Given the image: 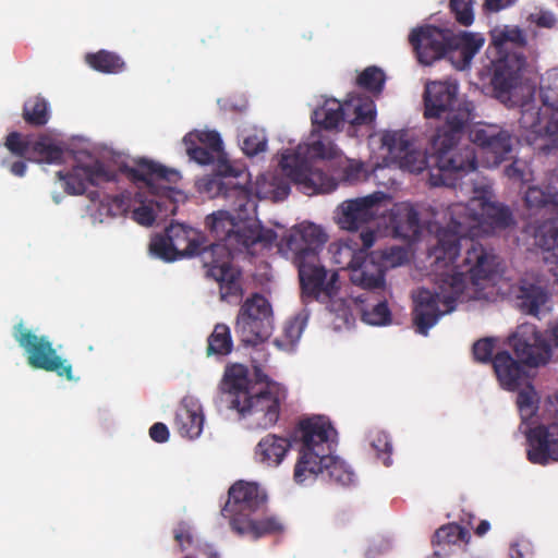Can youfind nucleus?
Segmentation results:
<instances>
[{
    "mask_svg": "<svg viewBox=\"0 0 558 558\" xmlns=\"http://www.w3.org/2000/svg\"><path fill=\"white\" fill-rule=\"evenodd\" d=\"M459 86L452 81L427 83L424 92V117L440 118L446 114L444 125L437 128L430 138V153L416 149L404 131H391L383 135V145L397 160L402 171L410 174L440 172L464 173L477 169L475 149L466 145L458 148L462 135L472 121L473 105L458 98Z\"/></svg>",
    "mask_w": 558,
    "mask_h": 558,
    "instance_id": "1",
    "label": "nucleus"
},
{
    "mask_svg": "<svg viewBox=\"0 0 558 558\" xmlns=\"http://www.w3.org/2000/svg\"><path fill=\"white\" fill-rule=\"evenodd\" d=\"M473 238H460V242L464 241L465 245L462 264L437 275L435 291L420 288L414 293L412 319L418 333L427 336L441 316L452 312L469 283L478 288L499 274V257Z\"/></svg>",
    "mask_w": 558,
    "mask_h": 558,
    "instance_id": "2",
    "label": "nucleus"
},
{
    "mask_svg": "<svg viewBox=\"0 0 558 558\" xmlns=\"http://www.w3.org/2000/svg\"><path fill=\"white\" fill-rule=\"evenodd\" d=\"M474 194L472 204L478 203L480 214L462 204H456L449 208L450 222L447 228L438 231L437 244L429 253L435 257L437 268L452 264L459 255L460 238L477 235L483 223L505 229L513 222L509 207L493 202L490 186L474 187Z\"/></svg>",
    "mask_w": 558,
    "mask_h": 558,
    "instance_id": "3",
    "label": "nucleus"
},
{
    "mask_svg": "<svg viewBox=\"0 0 558 558\" xmlns=\"http://www.w3.org/2000/svg\"><path fill=\"white\" fill-rule=\"evenodd\" d=\"M337 432L330 421L323 415L301 418L293 433V439L301 441L300 456L294 468V481L303 483L310 475L326 476L342 486L353 483L354 473L345 462L331 456L332 436Z\"/></svg>",
    "mask_w": 558,
    "mask_h": 558,
    "instance_id": "4",
    "label": "nucleus"
},
{
    "mask_svg": "<svg viewBox=\"0 0 558 558\" xmlns=\"http://www.w3.org/2000/svg\"><path fill=\"white\" fill-rule=\"evenodd\" d=\"M133 190L114 195L109 203L112 216H124L131 213L134 221L142 226H151L156 218L173 216L177 203L183 196L175 187L166 185L169 177H130Z\"/></svg>",
    "mask_w": 558,
    "mask_h": 558,
    "instance_id": "5",
    "label": "nucleus"
},
{
    "mask_svg": "<svg viewBox=\"0 0 558 558\" xmlns=\"http://www.w3.org/2000/svg\"><path fill=\"white\" fill-rule=\"evenodd\" d=\"M168 234L179 258L198 256L206 275L219 283L222 301L242 295L241 271L230 266V254L221 244H207V239L196 229L182 223H171Z\"/></svg>",
    "mask_w": 558,
    "mask_h": 558,
    "instance_id": "6",
    "label": "nucleus"
},
{
    "mask_svg": "<svg viewBox=\"0 0 558 558\" xmlns=\"http://www.w3.org/2000/svg\"><path fill=\"white\" fill-rule=\"evenodd\" d=\"M256 376L259 381L266 383L264 387L251 384L244 366L232 365L225 372L223 386L231 397L230 407L242 416H255L257 425L266 429L278 422L286 390L280 385L266 380V375L262 376L257 372Z\"/></svg>",
    "mask_w": 558,
    "mask_h": 558,
    "instance_id": "7",
    "label": "nucleus"
},
{
    "mask_svg": "<svg viewBox=\"0 0 558 558\" xmlns=\"http://www.w3.org/2000/svg\"><path fill=\"white\" fill-rule=\"evenodd\" d=\"M330 162L342 169V174H360L363 163L343 155L335 141L322 130L313 128L306 141L294 149L280 154L279 167L284 174H325L322 170L312 171L313 165Z\"/></svg>",
    "mask_w": 558,
    "mask_h": 558,
    "instance_id": "8",
    "label": "nucleus"
},
{
    "mask_svg": "<svg viewBox=\"0 0 558 558\" xmlns=\"http://www.w3.org/2000/svg\"><path fill=\"white\" fill-rule=\"evenodd\" d=\"M362 248L351 253L348 266L350 268V279L353 284L365 290L362 296L368 300L374 295V291L385 292V272L387 264L391 266L399 265L405 258L404 250L391 247L387 251H374L368 253L376 239V232L368 229L360 233Z\"/></svg>",
    "mask_w": 558,
    "mask_h": 558,
    "instance_id": "9",
    "label": "nucleus"
},
{
    "mask_svg": "<svg viewBox=\"0 0 558 558\" xmlns=\"http://www.w3.org/2000/svg\"><path fill=\"white\" fill-rule=\"evenodd\" d=\"M252 178L245 177V182L241 183L250 192L247 206H255L254 198L283 201L289 196L292 185L301 193L313 196L329 194L340 184L336 177H255L254 182Z\"/></svg>",
    "mask_w": 558,
    "mask_h": 558,
    "instance_id": "10",
    "label": "nucleus"
},
{
    "mask_svg": "<svg viewBox=\"0 0 558 558\" xmlns=\"http://www.w3.org/2000/svg\"><path fill=\"white\" fill-rule=\"evenodd\" d=\"M13 337L19 345L24 349L31 367L56 373L59 377H64L69 381L77 379L73 375L72 364L58 355L48 337L35 335L22 322L14 326Z\"/></svg>",
    "mask_w": 558,
    "mask_h": 558,
    "instance_id": "11",
    "label": "nucleus"
},
{
    "mask_svg": "<svg viewBox=\"0 0 558 558\" xmlns=\"http://www.w3.org/2000/svg\"><path fill=\"white\" fill-rule=\"evenodd\" d=\"M272 323L269 301L264 295L254 293L241 305L234 330L245 347H255L270 337Z\"/></svg>",
    "mask_w": 558,
    "mask_h": 558,
    "instance_id": "12",
    "label": "nucleus"
},
{
    "mask_svg": "<svg viewBox=\"0 0 558 558\" xmlns=\"http://www.w3.org/2000/svg\"><path fill=\"white\" fill-rule=\"evenodd\" d=\"M185 153L191 161L211 167V174H242L229 160L217 131H192L184 135Z\"/></svg>",
    "mask_w": 558,
    "mask_h": 558,
    "instance_id": "13",
    "label": "nucleus"
},
{
    "mask_svg": "<svg viewBox=\"0 0 558 558\" xmlns=\"http://www.w3.org/2000/svg\"><path fill=\"white\" fill-rule=\"evenodd\" d=\"M525 66L526 58L523 52L507 53L493 62L492 95L508 108L519 104L520 96L524 94L522 78Z\"/></svg>",
    "mask_w": 558,
    "mask_h": 558,
    "instance_id": "14",
    "label": "nucleus"
},
{
    "mask_svg": "<svg viewBox=\"0 0 558 558\" xmlns=\"http://www.w3.org/2000/svg\"><path fill=\"white\" fill-rule=\"evenodd\" d=\"M266 493L256 484L238 481L228 490V499L221 508V515L229 521L232 532L241 526L256 512L264 509Z\"/></svg>",
    "mask_w": 558,
    "mask_h": 558,
    "instance_id": "15",
    "label": "nucleus"
},
{
    "mask_svg": "<svg viewBox=\"0 0 558 558\" xmlns=\"http://www.w3.org/2000/svg\"><path fill=\"white\" fill-rule=\"evenodd\" d=\"M326 242L327 234L320 227L312 222H304L293 227L281 239L279 251L289 255L294 265L317 262Z\"/></svg>",
    "mask_w": 558,
    "mask_h": 558,
    "instance_id": "16",
    "label": "nucleus"
},
{
    "mask_svg": "<svg viewBox=\"0 0 558 558\" xmlns=\"http://www.w3.org/2000/svg\"><path fill=\"white\" fill-rule=\"evenodd\" d=\"M548 412L558 421V391L549 398ZM526 442V457L531 463L547 465L558 461V422L530 428Z\"/></svg>",
    "mask_w": 558,
    "mask_h": 558,
    "instance_id": "17",
    "label": "nucleus"
},
{
    "mask_svg": "<svg viewBox=\"0 0 558 558\" xmlns=\"http://www.w3.org/2000/svg\"><path fill=\"white\" fill-rule=\"evenodd\" d=\"M299 272L302 299L305 303L312 301L326 302L332 299L339 290V276L328 271L319 262H307L295 265Z\"/></svg>",
    "mask_w": 558,
    "mask_h": 558,
    "instance_id": "18",
    "label": "nucleus"
},
{
    "mask_svg": "<svg viewBox=\"0 0 558 558\" xmlns=\"http://www.w3.org/2000/svg\"><path fill=\"white\" fill-rule=\"evenodd\" d=\"M469 136L471 142L482 149L483 167L494 169L509 159L512 144L508 131L495 126H476L470 130Z\"/></svg>",
    "mask_w": 558,
    "mask_h": 558,
    "instance_id": "19",
    "label": "nucleus"
},
{
    "mask_svg": "<svg viewBox=\"0 0 558 558\" xmlns=\"http://www.w3.org/2000/svg\"><path fill=\"white\" fill-rule=\"evenodd\" d=\"M388 198L389 196L384 192H374L363 197L344 201L340 205L341 215L338 218V225L343 230L362 229L363 232L364 227L380 215V203ZM368 229L366 228L365 231Z\"/></svg>",
    "mask_w": 558,
    "mask_h": 558,
    "instance_id": "20",
    "label": "nucleus"
},
{
    "mask_svg": "<svg viewBox=\"0 0 558 558\" xmlns=\"http://www.w3.org/2000/svg\"><path fill=\"white\" fill-rule=\"evenodd\" d=\"M409 41L420 63L430 65L440 60L450 50V31L433 25L412 29Z\"/></svg>",
    "mask_w": 558,
    "mask_h": 558,
    "instance_id": "21",
    "label": "nucleus"
},
{
    "mask_svg": "<svg viewBox=\"0 0 558 558\" xmlns=\"http://www.w3.org/2000/svg\"><path fill=\"white\" fill-rule=\"evenodd\" d=\"M509 344L518 360L527 366L545 364L549 357V344L533 324L518 326L509 337Z\"/></svg>",
    "mask_w": 558,
    "mask_h": 558,
    "instance_id": "22",
    "label": "nucleus"
},
{
    "mask_svg": "<svg viewBox=\"0 0 558 558\" xmlns=\"http://www.w3.org/2000/svg\"><path fill=\"white\" fill-rule=\"evenodd\" d=\"M239 213V218L233 217L229 211L218 210L207 216L205 219L206 227L211 234L230 254V266L232 265V252H241V240L243 230L245 229L247 219H244Z\"/></svg>",
    "mask_w": 558,
    "mask_h": 558,
    "instance_id": "23",
    "label": "nucleus"
},
{
    "mask_svg": "<svg viewBox=\"0 0 558 558\" xmlns=\"http://www.w3.org/2000/svg\"><path fill=\"white\" fill-rule=\"evenodd\" d=\"M239 177H202L196 181L197 190L208 198L222 197L238 213L247 210V195L250 192L234 182Z\"/></svg>",
    "mask_w": 558,
    "mask_h": 558,
    "instance_id": "24",
    "label": "nucleus"
},
{
    "mask_svg": "<svg viewBox=\"0 0 558 558\" xmlns=\"http://www.w3.org/2000/svg\"><path fill=\"white\" fill-rule=\"evenodd\" d=\"M389 226L393 235L407 242H414L421 235V222L417 210L410 203L402 202L392 206Z\"/></svg>",
    "mask_w": 558,
    "mask_h": 558,
    "instance_id": "25",
    "label": "nucleus"
},
{
    "mask_svg": "<svg viewBox=\"0 0 558 558\" xmlns=\"http://www.w3.org/2000/svg\"><path fill=\"white\" fill-rule=\"evenodd\" d=\"M294 430L295 427L293 428L290 438L276 434H267L264 436L255 447V459L268 468H277L280 465L289 452L292 442L300 444V448L302 447L301 441H295L293 439Z\"/></svg>",
    "mask_w": 558,
    "mask_h": 558,
    "instance_id": "26",
    "label": "nucleus"
},
{
    "mask_svg": "<svg viewBox=\"0 0 558 558\" xmlns=\"http://www.w3.org/2000/svg\"><path fill=\"white\" fill-rule=\"evenodd\" d=\"M110 160L122 174H180L178 170L147 157L131 158L124 153L111 151Z\"/></svg>",
    "mask_w": 558,
    "mask_h": 558,
    "instance_id": "27",
    "label": "nucleus"
},
{
    "mask_svg": "<svg viewBox=\"0 0 558 558\" xmlns=\"http://www.w3.org/2000/svg\"><path fill=\"white\" fill-rule=\"evenodd\" d=\"M508 351H499L493 359V368L500 386L509 391H517L525 377V369Z\"/></svg>",
    "mask_w": 558,
    "mask_h": 558,
    "instance_id": "28",
    "label": "nucleus"
},
{
    "mask_svg": "<svg viewBox=\"0 0 558 558\" xmlns=\"http://www.w3.org/2000/svg\"><path fill=\"white\" fill-rule=\"evenodd\" d=\"M532 94H524L520 96V102L514 107H520V126L526 131V140L529 142H536L539 140L543 143L545 123H543V114L541 108L537 107L531 98Z\"/></svg>",
    "mask_w": 558,
    "mask_h": 558,
    "instance_id": "29",
    "label": "nucleus"
},
{
    "mask_svg": "<svg viewBox=\"0 0 558 558\" xmlns=\"http://www.w3.org/2000/svg\"><path fill=\"white\" fill-rule=\"evenodd\" d=\"M484 45V38L476 34L462 33L454 35L450 32V50L451 59H454L458 54L459 60L456 62V66L459 70H463L471 64L474 56L480 51Z\"/></svg>",
    "mask_w": 558,
    "mask_h": 558,
    "instance_id": "30",
    "label": "nucleus"
},
{
    "mask_svg": "<svg viewBox=\"0 0 558 558\" xmlns=\"http://www.w3.org/2000/svg\"><path fill=\"white\" fill-rule=\"evenodd\" d=\"M519 310L534 317H539L549 301L548 291L535 283L522 282L517 295Z\"/></svg>",
    "mask_w": 558,
    "mask_h": 558,
    "instance_id": "31",
    "label": "nucleus"
},
{
    "mask_svg": "<svg viewBox=\"0 0 558 558\" xmlns=\"http://www.w3.org/2000/svg\"><path fill=\"white\" fill-rule=\"evenodd\" d=\"M492 45L500 56L519 52L526 45V37L518 26L496 27L490 32Z\"/></svg>",
    "mask_w": 558,
    "mask_h": 558,
    "instance_id": "32",
    "label": "nucleus"
},
{
    "mask_svg": "<svg viewBox=\"0 0 558 558\" xmlns=\"http://www.w3.org/2000/svg\"><path fill=\"white\" fill-rule=\"evenodd\" d=\"M381 293L380 290H376L374 291V295L368 300H365V296H362V294L359 296L362 303V320L368 325L383 326L391 322V312L388 307L387 299L385 295L378 298Z\"/></svg>",
    "mask_w": 558,
    "mask_h": 558,
    "instance_id": "33",
    "label": "nucleus"
},
{
    "mask_svg": "<svg viewBox=\"0 0 558 558\" xmlns=\"http://www.w3.org/2000/svg\"><path fill=\"white\" fill-rule=\"evenodd\" d=\"M343 121H347L345 106L337 100L326 101L312 114L313 128L319 130H335Z\"/></svg>",
    "mask_w": 558,
    "mask_h": 558,
    "instance_id": "34",
    "label": "nucleus"
},
{
    "mask_svg": "<svg viewBox=\"0 0 558 558\" xmlns=\"http://www.w3.org/2000/svg\"><path fill=\"white\" fill-rule=\"evenodd\" d=\"M204 416L199 409L181 405L175 413L174 425L182 437L194 439L203 430Z\"/></svg>",
    "mask_w": 558,
    "mask_h": 558,
    "instance_id": "35",
    "label": "nucleus"
},
{
    "mask_svg": "<svg viewBox=\"0 0 558 558\" xmlns=\"http://www.w3.org/2000/svg\"><path fill=\"white\" fill-rule=\"evenodd\" d=\"M117 177H58V183L70 195L86 194L90 199L98 198V192L94 189L101 181H111Z\"/></svg>",
    "mask_w": 558,
    "mask_h": 558,
    "instance_id": "36",
    "label": "nucleus"
},
{
    "mask_svg": "<svg viewBox=\"0 0 558 558\" xmlns=\"http://www.w3.org/2000/svg\"><path fill=\"white\" fill-rule=\"evenodd\" d=\"M347 121L352 125H369L376 118V106L368 97H354L344 102Z\"/></svg>",
    "mask_w": 558,
    "mask_h": 558,
    "instance_id": "37",
    "label": "nucleus"
},
{
    "mask_svg": "<svg viewBox=\"0 0 558 558\" xmlns=\"http://www.w3.org/2000/svg\"><path fill=\"white\" fill-rule=\"evenodd\" d=\"M282 531L283 525L276 517H268L260 520H256L252 517L241 526L238 527L236 525L233 533L239 536L250 535L254 539H257Z\"/></svg>",
    "mask_w": 558,
    "mask_h": 558,
    "instance_id": "38",
    "label": "nucleus"
},
{
    "mask_svg": "<svg viewBox=\"0 0 558 558\" xmlns=\"http://www.w3.org/2000/svg\"><path fill=\"white\" fill-rule=\"evenodd\" d=\"M524 199L529 208H537L547 204L558 207V177H548L545 189L534 185L529 186Z\"/></svg>",
    "mask_w": 558,
    "mask_h": 558,
    "instance_id": "39",
    "label": "nucleus"
},
{
    "mask_svg": "<svg viewBox=\"0 0 558 558\" xmlns=\"http://www.w3.org/2000/svg\"><path fill=\"white\" fill-rule=\"evenodd\" d=\"M85 62L93 70L107 74L121 73L125 69V62L118 53L104 49L87 53L85 56Z\"/></svg>",
    "mask_w": 558,
    "mask_h": 558,
    "instance_id": "40",
    "label": "nucleus"
},
{
    "mask_svg": "<svg viewBox=\"0 0 558 558\" xmlns=\"http://www.w3.org/2000/svg\"><path fill=\"white\" fill-rule=\"evenodd\" d=\"M241 240V252L250 250L253 245L260 243L263 246H271L277 240V233L272 229H265L255 221L247 220Z\"/></svg>",
    "mask_w": 558,
    "mask_h": 558,
    "instance_id": "41",
    "label": "nucleus"
},
{
    "mask_svg": "<svg viewBox=\"0 0 558 558\" xmlns=\"http://www.w3.org/2000/svg\"><path fill=\"white\" fill-rule=\"evenodd\" d=\"M232 349L230 328L225 324H217L207 339V355L225 356L230 354Z\"/></svg>",
    "mask_w": 558,
    "mask_h": 558,
    "instance_id": "42",
    "label": "nucleus"
},
{
    "mask_svg": "<svg viewBox=\"0 0 558 558\" xmlns=\"http://www.w3.org/2000/svg\"><path fill=\"white\" fill-rule=\"evenodd\" d=\"M541 98L548 109H558V69L548 70L542 76Z\"/></svg>",
    "mask_w": 558,
    "mask_h": 558,
    "instance_id": "43",
    "label": "nucleus"
},
{
    "mask_svg": "<svg viewBox=\"0 0 558 558\" xmlns=\"http://www.w3.org/2000/svg\"><path fill=\"white\" fill-rule=\"evenodd\" d=\"M23 118L31 125H45L49 120L47 101L41 97L27 100L23 108Z\"/></svg>",
    "mask_w": 558,
    "mask_h": 558,
    "instance_id": "44",
    "label": "nucleus"
},
{
    "mask_svg": "<svg viewBox=\"0 0 558 558\" xmlns=\"http://www.w3.org/2000/svg\"><path fill=\"white\" fill-rule=\"evenodd\" d=\"M517 405L523 422L533 417L538 410V397L531 384L519 390Z\"/></svg>",
    "mask_w": 558,
    "mask_h": 558,
    "instance_id": "45",
    "label": "nucleus"
},
{
    "mask_svg": "<svg viewBox=\"0 0 558 558\" xmlns=\"http://www.w3.org/2000/svg\"><path fill=\"white\" fill-rule=\"evenodd\" d=\"M149 252L151 255L165 260V262H174L180 259L168 234V229H166L165 234H156L151 238L149 243Z\"/></svg>",
    "mask_w": 558,
    "mask_h": 558,
    "instance_id": "46",
    "label": "nucleus"
},
{
    "mask_svg": "<svg viewBox=\"0 0 558 558\" xmlns=\"http://www.w3.org/2000/svg\"><path fill=\"white\" fill-rule=\"evenodd\" d=\"M469 532L457 523H448L439 527L433 537L434 545H451L465 541Z\"/></svg>",
    "mask_w": 558,
    "mask_h": 558,
    "instance_id": "47",
    "label": "nucleus"
},
{
    "mask_svg": "<svg viewBox=\"0 0 558 558\" xmlns=\"http://www.w3.org/2000/svg\"><path fill=\"white\" fill-rule=\"evenodd\" d=\"M386 76L383 70L377 66L366 68L356 78V84L373 94H380Z\"/></svg>",
    "mask_w": 558,
    "mask_h": 558,
    "instance_id": "48",
    "label": "nucleus"
},
{
    "mask_svg": "<svg viewBox=\"0 0 558 558\" xmlns=\"http://www.w3.org/2000/svg\"><path fill=\"white\" fill-rule=\"evenodd\" d=\"M369 441L372 448L376 451L377 457L383 460L386 466H390L392 463V444L389 435L380 429H374L369 432Z\"/></svg>",
    "mask_w": 558,
    "mask_h": 558,
    "instance_id": "49",
    "label": "nucleus"
},
{
    "mask_svg": "<svg viewBox=\"0 0 558 558\" xmlns=\"http://www.w3.org/2000/svg\"><path fill=\"white\" fill-rule=\"evenodd\" d=\"M267 137L263 131L253 130L242 138L241 148L248 157L257 156L267 149Z\"/></svg>",
    "mask_w": 558,
    "mask_h": 558,
    "instance_id": "50",
    "label": "nucleus"
},
{
    "mask_svg": "<svg viewBox=\"0 0 558 558\" xmlns=\"http://www.w3.org/2000/svg\"><path fill=\"white\" fill-rule=\"evenodd\" d=\"M550 110L553 112L545 123L543 143L537 145V148L546 154L558 147V109Z\"/></svg>",
    "mask_w": 558,
    "mask_h": 558,
    "instance_id": "51",
    "label": "nucleus"
},
{
    "mask_svg": "<svg viewBox=\"0 0 558 558\" xmlns=\"http://www.w3.org/2000/svg\"><path fill=\"white\" fill-rule=\"evenodd\" d=\"M305 325L306 319L301 316L290 319L284 325L282 340H276V343L278 345H295L302 336Z\"/></svg>",
    "mask_w": 558,
    "mask_h": 558,
    "instance_id": "52",
    "label": "nucleus"
},
{
    "mask_svg": "<svg viewBox=\"0 0 558 558\" xmlns=\"http://www.w3.org/2000/svg\"><path fill=\"white\" fill-rule=\"evenodd\" d=\"M536 243L542 250L550 252V257L555 258L558 267V223L551 225L544 232L537 233Z\"/></svg>",
    "mask_w": 558,
    "mask_h": 558,
    "instance_id": "53",
    "label": "nucleus"
},
{
    "mask_svg": "<svg viewBox=\"0 0 558 558\" xmlns=\"http://www.w3.org/2000/svg\"><path fill=\"white\" fill-rule=\"evenodd\" d=\"M474 2L475 0H450V10L459 24L463 26H470L473 23Z\"/></svg>",
    "mask_w": 558,
    "mask_h": 558,
    "instance_id": "54",
    "label": "nucleus"
},
{
    "mask_svg": "<svg viewBox=\"0 0 558 558\" xmlns=\"http://www.w3.org/2000/svg\"><path fill=\"white\" fill-rule=\"evenodd\" d=\"M494 339L483 338L474 342L472 352L475 361L493 364Z\"/></svg>",
    "mask_w": 558,
    "mask_h": 558,
    "instance_id": "55",
    "label": "nucleus"
},
{
    "mask_svg": "<svg viewBox=\"0 0 558 558\" xmlns=\"http://www.w3.org/2000/svg\"><path fill=\"white\" fill-rule=\"evenodd\" d=\"M38 153L40 159L47 163H60L64 151L61 147L53 144H39Z\"/></svg>",
    "mask_w": 558,
    "mask_h": 558,
    "instance_id": "56",
    "label": "nucleus"
},
{
    "mask_svg": "<svg viewBox=\"0 0 558 558\" xmlns=\"http://www.w3.org/2000/svg\"><path fill=\"white\" fill-rule=\"evenodd\" d=\"M5 147L16 156H23L27 149L28 144L22 138L17 132H12L7 136Z\"/></svg>",
    "mask_w": 558,
    "mask_h": 558,
    "instance_id": "57",
    "label": "nucleus"
},
{
    "mask_svg": "<svg viewBox=\"0 0 558 558\" xmlns=\"http://www.w3.org/2000/svg\"><path fill=\"white\" fill-rule=\"evenodd\" d=\"M173 536L175 542L179 544L181 551H183L185 549V545H190L193 539L190 527L183 522L174 529Z\"/></svg>",
    "mask_w": 558,
    "mask_h": 558,
    "instance_id": "58",
    "label": "nucleus"
},
{
    "mask_svg": "<svg viewBox=\"0 0 558 558\" xmlns=\"http://www.w3.org/2000/svg\"><path fill=\"white\" fill-rule=\"evenodd\" d=\"M531 19L539 27L551 28L556 23L555 15L549 11H539L531 14Z\"/></svg>",
    "mask_w": 558,
    "mask_h": 558,
    "instance_id": "59",
    "label": "nucleus"
},
{
    "mask_svg": "<svg viewBox=\"0 0 558 558\" xmlns=\"http://www.w3.org/2000/svg\"><path fill=\"white\" fill-rule=\"evenodd\" d=\"M88 159V162L82 167V169L84 170V174H110L106 170L105 165L101 161L92 156H89Z\"/></svg>",
    "mask_w": 558,
    "mask_h": 558,
    "instance_id": "60",
    "label": "nucleus"
},
{
    "mask_svg": "<svg viewBox=\"0 0 558 558\" xmlns=\"http://www.w3.org/2000/svg\"><path fill=\"white\" fill-rule=\"evenodd\" d=\"M149 436L156 442H165L169 438L168 427L163 423H155L149 428Z\"/></svg>",
    "mask_w": 558,
    "mask_h": 558,
    "instance_id": "61",
    "label": "nucleus"
},
{
    "mask_svg": "<svg viewBox=\"0 0 558 558\" xmlns=\"http://www.w3.org/2000/svg\"><path fill=\"white\" fill-rule=\"evenodd\" d=\"M459 178L460 177H428V184L430 186H453Z\"/></svg>",
    "mask_w": 558,
    "mask_h": 558,
    "instance_id": "62",
    "label": "nucleus"
},
{
    "mask_svg": "<svg viewBox=\"0 0 558 558\" xmlns=\"http://www.w3.org/2000/svg\"><path fill=\"white\" fill-rule=\"evenodd\" d=\"M515 0H485V8L493 12H498L514 3Z\"/></svg>",
    "mask_w": 558,
    "mask_h": 558,
    "instance_id": "63",
    "label": "nucleus"
},
{
    "mask_svg": "<svg viewBox=\"0 0 558 558\" xmlns=\"http://www.w3.org/2000/svg\"><path fill=\"white\" fill-rule=\"evenodd\" d=\"M504 174H524V169L519 167L518 160H514L506 166Z\"/></svg>",
    "mask_w": 558,
    "mask_h": 558,
    "instance_id": "64",
    "label": "nucleus"
}]
</instances>
